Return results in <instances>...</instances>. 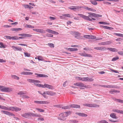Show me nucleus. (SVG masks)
Returning <instances> with one entry per match:
<instances>
[{"label": "nucleus", "instance_id": "obj_21", "mask_svg": "<svg viewBox=\"0 0 123 123\" xmlns=\"http://www.w3.org/2000/svg\"><path fill=\"white\" fill-rule=\"evenodd\" d=\"M12 47L15 51H21L22 50L21 48L20 47H17L14 46H12Z\"/></svg>", "mask_w": 123, "mask_h": 123}, {"label": "nucleus", "instance_id": "obj_36", "mask_svg": "<svg viewBox=\"0 0 123 123\" xmlns=\"http://www.w3.org/2000/svg\"><path fill=\"white\" fill-rule=\"evenodd\" d=\"M68 50H70L71 51H76L78 50L77 48H68Z\"/></svg>", "mask_w": 123, "mask_h": 123}, {"label": "nucleus", "instance_id": "obj_26", "mask_svg": "<svg viewBox=\"0 0 123 123\" xmlns=\"http://www.w3.org/2000/svg\"><path fill=\"white\" fill-rule=\"evenodd\" d=\"M109 93L111 94H113L114 93H119L120 91L118 90H116L114 89H112L109 91Z\"/></svg>", "mask_w": 123, "mask_h": 123}, {"label": "nucleus", "instance_id": "obj_60", "mask_svg": "<svg viewBox=\"0 0 123 123\" xmlns=\"http://www.w3.org/2000/svg\"><path fill=\"white\" fill-rule=\"evenodd\" d=\"M33 74V73L28 72H26V75H32Z\"/></svg>", "mask_w": 123, "mask_h": 123}, {"label": "nucleus", "instance_id": "obj_35", "mask_svg": "<svg viewBox=\"0 0 123 123\" xmlns=\"http://www.w3.org/2000/svg\"><path fill=\"white\" fill-rule=\"evenodd\" d=\"M106 86V88H116V86L113 85H107Z\"/></svg>", "mask_w": 123, "mask_h": 123}, {"label": "nucleus", "instance_id": "obj_29", "mask_svg": "<svg viewBox=\"0 0 123 123\" xmlns=\"http://www.w3.org/2000/svg\"><path fill=\"white\" fill-rule=\"evenodd\" d=\"M81 55L85 57H92V56L91 55L86 53H82L81 54Z\"/></svg>", "mask_w": 123, "mask_h": 123}, {"label": "nucleus", "instance_id": "obj_56", "mask_svg": "<svg viewBox=\"0 0 123 123\" xmlns=\"http://www.w3.org/2000/svg\"><path fill=\"white\" fill-rule=\"evenodd\" d=\"M44 120V118L41 117H39L37 118V120L38 121H43Z\"/></svg>", "mask_w": 123, "mask_h": 123}, {"label": "nucleus", "instance_id": "obj_51", "mask_svg": "<svg viewBox=\"0 0 123 123\" xmlns=\"http://www.w3.org/2000/svg\"><path fill=\"white\" fill-rule=\"evenodd\" d=\"M22 98H23L28 99L30 97L27 95H24L22 96Z\"/></svg>", "mask_w": 123, "mask_h": 123}, {"label": "nucleus", "instance_id": "obj_32", "mask_svg": "<svg viewBox=\"0 0 123 123\" xmlns=\"http://www.w3.org/2000/svg\"><path fill=\"white\" fill-rule=\"evenodd\" d=\"M71 111H69L67 112H64V114L63 115L67 117L68 115L71 114Z\"/></svg>", "mask_w": 123, "mask_h": 123}, {"label": "nucleus", "instance_id": "obj_24", "mask_svg": "<svg viewBox=\"0 0 123 123\" xmlns=\"http://www.w3.org/2000/svg\"><path fill=\"white\" fill-rule=\"evenodd\" d=\"M70 106L71 108H80V105L76 104H72L70 105Z\"/></svg>", "mask_w": 123, "mask_h": 123}, {"label": "nucleus", "instance_id": "obj_11", "mask_svg": "<svg viewBox=\"0 0 123 123\" xmlns=\"http://www.w3.org/2000/svg\"><path fill=\"white\" fill-rule=\"evenodd\" d=\"M43 88H46L49 89H54V87L53 86L45 83L43 85Z\"/></svg>", "mask_w": 123, "mask_h": 123}, {"label": "nucleus", "instance_id": "obj_62", "mask_svg": "<svg viewBox=\"0 0 123 123\" xmlns=\"http://www.w3.org/2000/svg\"><path fill=\"white\" fill-rule=\"evenodd\" d=\"M90 35H85L83 36L84 37L89 39Z\"/></svg>", "mask_w": 123, "mask_h": 123}, {"label": "nucleus", "instance_id": "obj_50", "mask_svg": "<svg viewBox=\"0 0 123 123\" xmlns=\"http://www.w3.org/2000/svg\"><path fill=\"white\" fill-rule=\"evenodd\" d=\"M87 81H92L93 80V79L87 77Z\"/></svg>", "mask_w": 123, "mask_h": 123}, {"label": "nucleus", "instance_id": "obj_10", "mask_svg": "<svg viewBox=\"0 0 123 123\" xmlns=\"http://www.w3.org/2000/svg\"><path fill=\"white\" fill-rule=\"evenodd\" d=\"M1 112L3 113L6 114L7 115H8L9 116H15V115H14L13 113L10 112L9 111H5L4 110H2L1 111Z\"/></svg>", "mask_w": 123, "mask_h": 123}, {"label": "nucleus", "instance_id": "obj_2", "mask_svg": "<svg viewBox=\"0 0 123 123\" xmlns=\"http://www.w3.org/2000/svg\"><path fill=\"white\" fill-rule=\"evenodd\" d=\"M0 108L4 110L10 111H12L17 112L21 110L20 108L15 107H6L5 106H3L0 105Z\"/></svg>", "mask_w": 123, "mask_h": 123}, {"label": "nucleus", "instance_id": "obj_40", "mask_svg": "<svg viewBox=\"0 0 123 123\" xmlns=\"http://www.w3.org/2000/svg\"><path fill=\"white\" fill-rule=\"evenodd\" d=\"M96 0H91V3L93 5H96L97 4V2L96 1Z\"/></svg>", "mask_w": 123, "mask_h": 123}, {"label": "nucleus", "instance_id": "obj_45", "mask_svg": "<svg viewBox=\"0 0 123 123\" xmlns=\"http://www.w3.org/2000/svg\"><path fill=\"white\" fill-rule=\"evenodd\" d=\"M114 34L117 36H118L119 37H123V34H120V33H114Z\"/></svg>", "mask_w": 123, "mask_h": 123}, {"label": "nucleus", "instance_id": "obj_18", "mask_svg": "<svg viewBox=\"0 0 123 123\" xmlns=\"http://www.w3.org/2000/svg\"><path fill=\"white\" fill-rule=\"evenodd\" d=\"M46 31L48 32L57 35L58 34H59V33L57 32L52 31L50 29H47L46 30Z\"/></svg>", "mask_w": 123, "mask_h": 123}, {"label": "nucleus", "instance_id": "obj_58", "mask_svg": "<svg viewBox=\"0 0 123 123\" xmlns=\"http://www.w3.org/2000/svg\"><path fill=\"white\" fill-rule=\"evenodd\" d=\"M119 59V57H115L113 58L112 60V61H116L117 59Z\"/></svg>", "mask_w": 123, "mask_h": 123}, {"label": "nucleus", "instance_id": "obj_52", "mask_svg": "<svg viewBox=\"0 0 123 123\" xmlns=\"http://www.w3.org/2000/svg\"><path fill=\"white\" fill-rule=\"evenodd\" d=\"M115 100L117 102H118L120 103H123V100L121 99H116Z\"/></svg>", "mask_w": 123, "mask_h": 123}, {"label": "nucleus", "instance_id": "obj_22", "mask_svg": "<svg viewBox=\"0 0 123 123\" xmlns=\"http://www.w3.org/2000/svg\"><path fill=\"white\" fill-rule=\"evenodd\" d=\"M111 43V42L109 41H107L106 42H102L99 43L98 44L101 45H105L109 44Z\"/></svg>", "mask_w": 123, "mask_h": 123}, {"label": "nucleus", "instance_id": "obj_43", "mask_svg": "<svg viewBox=\"0 0 123 123\" xmlns=\"http://www.w3.org/2000/svg\"><path fill=\"white\" fill-rule=\"evenodd\" d=\"M62 15L65 17H66L69 18H72V17L71 16V15L69 14H65Z\"/></svg>", "mask_w": 123, "mask_h": 123}, {"label": "nucleus", "instance_id": "obj_57", "mask_svg": "<svg viewBox=\"0 0 123 123\" xmlns=\"http://www.w3.org/2000/svg\"><path fill=\"white\" fill-rule=\"evenodd\" d=\"M87 77L81 78V80L84 81H87Z\"/></svg>", "mask_w": 123, "mask_h": 123}, {"label": "nucleus", "instance_id": "obj_1", "mask_svg": "<svg viewBox=\"0 0 123 123\" xmlns=\"http://www.w3.org/2000/svg\"><path fill=\"white\" fill-rule=\"evenodd\" d=\"M21 116L27 119L29 118L30 117H38L41 116L40 114L37 113H34L31 112L25 113L22 114Z\"/></svg>", "mask_w": 123, "mask_h": 123}, {"label": "nucleus", "instance_id": "obj_16", "mask_svg": "<svg viewBox=\"0 0 123 123\" xmlns=\"http://www.w3.org/2000/svg\"><path fill=\"white\" fill-rule=\"evenodd\" d=\"M35 74L37 75L36 76V77L37 78L39 77H48V75L43 74L35 73Z\"/></svg>", "mask_w": 123, "mask_h": 123}, {"label": "nucleus", "instance_id": "obj_53", "mask_svg": "<svg viewBox=\"0 0 123 123\" xmlns=\"http://www.w3.org/2000/svg\"><path fill=\"white\" fill-rule=\"evenodd\" d=\"M48 45L51 48H54V44L52 43H48Z\"/></svg>", "mask_w": 123, "mask_h": 123}, {"label": "nucleus", "instance_id": "obj_20", "mask_svg": "<svg viewBox=\"0 0 123 123\" xmlns=\"http://www.w3.org/2000/svg\"><path fill=\"white\" fill-rule=\"evenodd\" d=\"M78 15L80 16V17H81L82 18L84 19L87 20V18H88V17H87V16H86L85 15L83 14H78Z\"/></svg>", "mask_w": 123, "mask_h": 123}, {"label": "nucleus", "instance_id": "obj_41", "mask_svg": "<svg viewBox=\"0 0 123 123\" xmlns=\"http://www.w3.org/2000/svg\"><path fill=\"white\" fill-rule=\"evenodd\" d=\"M38 60L39 61H44V59L43 57L41 55L38 56Z\"/></svg>", "mask_w": 123, "mask_h": 123}, {"label": "nucleus", "instance_id": "obj_5", "mask_svg": "<svg viewBox=\"0 0 123 123\" xmlns=\"http://www.w3.org/2000/svg\"><path fill=\"white\" fill-rule=\"evenodd\" d=\"M85 106L90 107H99V106L97 104H85L83 105Z\"/></svg>", "mask_w": 123, "mask_h": 123}, {"label": "nucleus", "instance_id": "obj_23", "mask_svg": "<svg viewBox=\"0 0 123 123\" xmlns=\"http://www.w3.org/2000/svg\"><path fill=\"white\" fill-rule=\"evenodd\" d=\"M27 94L26 92L21 91L19 92L18 93V94L20 95V96L22 97L23 95L26 94Z\"/></svg>", "mask_w": 123, "mask_h": 123}, {"label": "nucleus", "instance_id": "obj_63", "mask_svg": "<svg viewBox=\"0 0 123 123\" xmlns=\"http://www.w3.org/2000/svg\"><path fill=\"white\" fill-rule=\"evenodd\" d=\"M34 102L36 104H41V101H35Z\"/></svg>", "mask_w": 123, "mask_h": 123}, {"label": "nucleus", "instance_id": "obj_49", "mask_svg": "<svg viewBox=\"0 0 123 123\" xmlns=\"http://www.w3.org/2000/svg\"><path fill=\"white\" fill-rule=\"evenodd\" d=\"M24 53L25 56L29 57H30V53L24 52Z\"/></svg>", "mask_w": 123, "mask_h": 123}, {"label": "nucleus", "instance_id": "obj_59", "mask_svg": "<svg viewBox=\"0 0 123 123\" xmlns=\"http://www.w3.org/2000/svg\"><path fill=\"white\" fill-rule=\"evenodd\" d=\"M95 17H101L102 16V15L97 14L95 13Z\"/></svg>", "mask_w": 123, "mask_h": 123}, {"label": "nucleus", "instance_id": "obj_9", "mask_svg": "<svg viewBox=\"0 0 123 123\" xmlns=\"http://www.w3.org/2000/svg\"><path fill=\"white\" fill-rule=\"evenodd\" d=\"M64 113L60 114L59 115V117H58V119L64 121L66 120V118H65L66 116H65L63 114Z\"/></svg>", "mask_w": 123, "mask_h": 123}, {"label": "nucleus", "instance_id": "obj_48", "mask_svg": "<svg viewBox=\"0 0 123 123\" xmlns=\"http://www.w3.org/2000/svg\"><path fill=\"white\" fill-rule=\"evenodd\" d=\"M49 102L45 101H41V104H48Z\"/></svg>", "mask_w": 123, "mask_h": 123}, {"label": "nucleus", "instance_id": "obj_4", "mask_svg": "<svg viewBox=\"0 0 123 123\" xmlns=\"http://www.w3.org/2000/svg\"><path fill=\"white\" fill-rule=\"evenodd\" d=\"M87 13L89 14V15L88 16H87L88 18H87V21H92L95 20V19L93 18L95 17V13L91 12H88Z\"/></svg>", "mask_w": 123, "mask_h": 123}, {"label": "nucleus", "instance_id": "obj_19", "mask_svg": "<svg viewBox=\"0 0 123 123\" xmlns=\"http://www.w3.org/2000/svg\"><path fill=\"white\" fill-rule=\"evenodd\" d=\"M94 49H95L97 50H100L102 51L105 50L107 49L105 47H95L94 48Z\"/></svg>", "mask_w": 123, "mask_h": 123}, {"label": "nucleus", "instance_id": "obj_17", "mask_svg": "<svg viewBox=\"0 0 123 123\" xmlns=\"http://www.w3.org/2000/svg\"><path fill=\"white\" fill-rule=\"evenodd\" d=\"M75 114L80 117H86L87 116V114L83 113L76 112Z\"/></svg>", "mask_w": 123, "mask_h": 123}, {"label": "nucleus", "instance_id": "obj_61", "mask_svg": "<svg viewBox=\"0 0 123 123\" xmlns=\"http://www.w3.org/2000/svg\"><path fill=\"white\" fill-rule=\"evenodd\" d=\"M67 81H66L64 82L63 84V86L64 87L65 86L68 84Z\"/></svg>", "mask_w": 123, "mask_h": 123}, {"label": "nucleus", "instance_id": "obj_30", "mask_svg": "<svg viewBox=\"0 0 123 123\" xmlns=\"http://www.w3.org/2000/svg\"><path fill=\"white\" fill-rule=\"evenodd\" d=\"M110 116L111 117L113 118L117 119V117L116 116V114L113 113L111 114Z\"/></svg>", "mask_w": 123, "mask_h": 123}, {"label": "nucleus", "instance_id": "obj_15", "mask_svg": "<svg viewBox=\"0 0 123 123\" xmlns=\"http://www.w3.org/2000/svg\"><path fill=\"white\" fill-rule=\"evenodd\" d=\"M44 94L50 96H53L55 95L56 93L52 91H45L44 92Z\"/></svg>", "mask_w": 123, "mask_h": 123}, {"label": "nucleus", "instance_id": "obj_42", "mask_svg": "<svg viewBox=\"0 0 123 123\" xmlns=\"http://www.w3.org/2000/svg\"><path fill=\"white\" fill-rule=\"evenodd\" d=\"M98 123H108L106 120H102L98 122Z\"/></svg>", "mask_w": 123, "mask_h": 123}, {"label": "nucleus", "instance_id": "obj_13", "mask_svg": "<svg viewBox=\"0 0 123 123\" xmlns=\"http://www.w3.org/2000/svg\"><path fill=\"white\" fill-rule=\"evenodd\" d=\"M33 30L35 31L41 33H45V31L43 29H33Z\"/></svg>", "mask_w": 123, "mask_h": 123}, {"label": "nucleus", "instance_id": "obj_3", "mask_svg": "<svg viewBox=\"0 0 123 123\" xmlns=\"http://www.w3.org/2000/svg\"><path fill=\"white\" fill-rule=\"evenodd\" d=\"M27 81L29 82L33 83L36 86L43 88V85L39 84H36V83H40L41 82L39 80L34 79H27Z\"/></svg>", "mask_w": 123, "mask_h": 123}, {"label": "nucleus", "instance_id": "obj_64", "mask_svg": "<svg viewBox=\"0 0 123 123\" xmlns=\"http://www.w3.org/2000/svg\"><path fill=\"white\" fill-rule=\"evenodd\" d=\"M95 39V41L100 40L102 39V38L99 37H97L96 38H96Z\"/></svg>", "mask_w": 123, "mask_h": 123}, {"label": "nucleus", "instance_id": "obj_54", "mask_svg": "<svg viewBox=\"0 0 123 123\" xmlns=\"http://www.w3.org/2000/svg\"><path fill=\"white\" fill-rule=\"evenodd\" d=\"M75 79L77 80H81V78L79 77H75Z\"/></svg>", "mask_w": 123, "mask_h": 123}, {"label": "nucleus", "instance_id": "obj_55", "mask_svg": "<svg viewBox=\"0 0 123 123\" xmlns=\"http://www.w3.org/2000/svg\"><path fill=\"white\" fill-rule=\"evenodd\" d=\"M96 38V36H94L90 35L89 39H94Z\"/></svg>", "mask_w": 123, "mask_h": 123}, {"label": "nucleus", "instance_id": "obj_12", "mask_svg": "<svg viewBox=\"0 0 123 123\" xmlns=\"http://www.w3.org/2000/svg\"><path fill=\"white\" fill-rule=\"evenodd\" d=\"M5 37L7 39L12 40H18V37L17 36L11 37L9 36H6Z\"/></svg>", "mask_w": 123, "mask_h": 123}, {"label": "nucleus", "instance_id": "obj_46", "mask_svg": "<svg viewBox=\"0 0 123 123\" xmlns=\"http://www.w3.org/2000/svg\"><path fill=\"white\" fill-rule=\"evenodd\" d=\"M99 23L101 24L106 25H108L109 24V23L104 22H99Z\"/></svg>", "mask_w": 123, "mask_h": 123}, {"label": "nucleus", "instance_id": "obj_28", "mask_svg": "<svg viewBox=\"0 0 123 123\" xmlns=\"http://www.w3.org/2000/svg\"><path fill=\"white\" fill-rule=\"evenodd\" d=\"M113 111L114 112H116L118 113L123 114V111L117 109H113Z\"/></svg>", "mask_w": 123, "mask_h": 123}, {"label": "nucleus", "instance_id": "obj_27", "mask_svg": "<svg viewBox=\"0 0 123 123\" xmlns=\"http://www.w3.org/2000/svg\"><path fill=\"white\" fill-rule=\"evenodd\" d=\"M84 8L85 9L89 11L94 12L95 11V9L93 8L87 7H84Z\"/></svg>", "mask_w": 123, "mask_h": 123}, {"label": "nucleus", "instance_id": "obj_39", "mask_svg": "<svg viewBox=\"0 0 123 123\" xmlns=\"http://www.w3.org/2000/svg\"><path fill=\"white\" fill-rule=\"evenodd\" d=\"M0 47L2 48H5L7 46L6 45H4L2 43L0 42Z\"/></svg>", "mask_w": 123, "mask_h": 123}, {"label": "nucleus", "instance_id": "obj_8", "mask_svg": "<svg viewBox=\"0 0 123 123\" xmlns=\"http://www.w3.org/2000/svg\"><path fill=\"white\" fill-rule=\"evenodd\" d=\"M72 7H68V8L74 11L80 10H81V6H73Z\"/></svg>", "mask_w": 123, "mask_h": 123}, {"label": "nucleus", "instance_id": "obj_47", "mask_svg": "<svg viewBox=\"0 0 123 123\" xmlns=\"http://www.w3.org/2000/svg\"><path fill=\"white\" fill-rule=\"evenodd\" d=\"M25 27L27 28H34V27L33 26L31 25H26L25 26Z\"/></svg>", "mask_w": 123, "mask_h": 123}, {"label": "nucleus", "instance_id": "obj_33", "mask_svg": "<svg viewBox=\"0 0 123 123\" xmlns=\"http://www.w3.org/2000/svg\"><path fill=\"white\" fill-rule=\"evenodd\" d=\"M11 77L12 79L17 80H18L19 79V77L14 75H11Z\"/></svg>", "mask_w": 123, "mask_h": 123}, {"label": "nucleus", "instance_id": "obj_34", "mask_svg": "<svg viewBox=\"0 0 123 123\" xmlns=\"http://www.w3.org/2000/svg\"><path fill=\"white\" fill-rule=\"evenodd\" d=\"M32 36V35L31 34H26V33H23V36L25 37H31Z\"/></svg>", "mask_w": 123, "mask_h": 123}, {"label": "nucleus", "instance_id": "obj_14", "mask_svg": "<svg viewBox=\"0 0 123 123\" xmlns=\"http://www.w3.org/2000/svg\"><path fill=\"white\" fill-rule=\"evenodd\" d=\"M74 85L75 86H79L80 88H82L84 87V83L81 82H77L74 83Z\"/></svg>", "mask_w": 123, "mask_h": 123}, {"label": "nucleus", "instance_id": "obj_6", "mask_svg": "<svg viewBox=\"0 0 123 123\" xmlns=\"http://www.w3.org/2000/svg\"><path fill=\"white\" fill-rule=\"evenodd\" d=\"M71 34L74 36L75 38L79 39H81V37H80L81 34L78 32H72L71 33Z\"/></svg>", "mask_w": 123, "mask_h": 123}, {"label": "nucleus", "instance_id": "obj_38", "mask_svg": "<svg viewBox=\"0 0 123 123\" xmlns=\"http://www.w3.org/2000/svg\"><path fill=\"white\" fill-rule=\"evenodd\" d=\"M24 6L25 8H29L31 9L33 8V7H32L28 5H24Z\"/></svg>", "mask_w": 123, "mask_h": 123}, {"label": "nucleus", "instance_id": "obj_31", "mask_svg": "<svg viewBox=\"0 0 123 123\" xmlns=\"http://www.w3.org/2000/svg\"><path fill=\"white\" fill-rule=\"evenodd\" d=\"M22 30V29L19 28H13L11 29V30L12 31H20Z\"/></svg>", "mask_w": 123, "mask_h": 123}, {"label": "nucleus", "instance_id": "obj_44", "mask_svg": "<svg viewBox=\"0 0 123 123\" xmlns=\"http://www.w3.org/2000/svg\"><path fill=\"white\" fill-rule=\"evenodd\" d=\"M36 109L40 112H43L44 111V110L42 109L36 108Z\"/></svg>", "mask_w": 123, "mask_h": 123}, {"label": "nucleus", "instance_id": "obj_25", "mask_svg": "<svg viewBox=\"0 0 123 123\" xmlns=\"http://www.w3.org/2000/svg\"><path fill=\"white\" fill-rule=\"evenodd\" d=\"M107 49L113 52H116L118 51L117 49L113 48H108Z\"/></svg>", "mask_w": 123, "mask_h": 123}, {"label": "nucleus", "instance_id": "obj_37", "mask_svg": "<svg viewBox=\"0 0 123 123\" xmlns=\"http://www.w3.org/2000/svg\"><path fill=\"white\" fill-rule=\"evenodd\" d=\"M62 108L63 109H69L71 108L70 105H68L66 106H63L62 107Z\"/></svg>", "mask_w": 123, "mask_h": 123}, {"label": "nucleus", "instance_id": "obj_7", "mask_svg": "<svg viewBox=\"0 0 123 123\" xmlns=\"http://www.w3.org/2000/svg\"><path fill=\"white\" fill-rule=\"evenodd\" d=\"M13 90L12 88L3 86V89H2V92H9L12 91Z\"/></svg>", "mask_w": 123, "mask_h": 123}]
</instances>
